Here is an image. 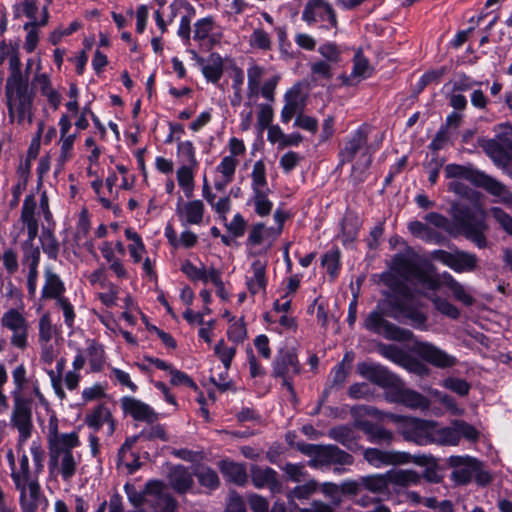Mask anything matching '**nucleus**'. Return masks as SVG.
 Masks as SVG:
<instances>
[{
    "label": "nucleus",
    "mask_w": 512,
    "mask_h": 512,
    "mask_svg": "<svg viewBox=\"0 0 512 512\" xmlns=\"http://www.w3.org/2000/svg\"><path fill=\"white\" fill-rule=\"evenodd\" d=\"M385 397L390 402L401 403L412 409H425L429 406V401L426 397L416 391L405 388L401 380L394 389L385 392Z\"/></svg>",
    "instance_id": "aec40b11"
},
{
    "label": "nucleus",
    "mask_w": 512,
    "mask_h": 512,
    "mask_svg": "<svg viewBox=\"0 0 512 512\" xmlns=\"http://www.w3.org/2000/svg\"><path fill=\"white\" fill-rule=\"evenodd\" d=\"M318 53L331 64H336L341 59V50L334 42H325L318 48Z\"/></svg>",
    "instance_id": "680f3d73"
},
{
    "label": "nucleus",
    "mask_w": 512,
    "mask_h": 512,
    "mask_svg": "<svg viewBox=\"0 0 512 512\" xmlns=\"http://www.w3.org/2000/svg\"><path fill=\"white\" fill-rule=\"evenodd\" d=\"M36 469L34 471L30 469L29 459L26 454H23L19 459V466L13 468L11 471V478L15 487L38 483V475Z\"/></svg>",
    "instance_id": "c756f323"
},
{
    "label": "nucleus",
    "mask_w": 512,
    "mask_h": 512,
    "mask_svg": "<svg viewBox=\"0 0 512 512\" xmlns=\"http://www.w3.org/2000/svg\"><path fill=\"white\" fill-rule=\"evenodd\" d=\"M380 353L387 359L393 361L394 363L404 365L406 362V355L404 352L394 345H381L379 347Z\"/></svg>",
    "instance_id": "774afa93"
},
{
    "label": "nucleus",
    "mask_w": 512,
    "mask_h": 512,
    "mask_svg": "<svg viewBox=\"0 0 512 512\" xmlns=\"http://www.w3.org/2000/svg\"><path fill=\"white\" fill-rule=\"evenodd\" d=\"M302 20L311 25L318 20L329 21L331 27L337 32L338 21L332 6L325 0H309L302 12Z\"/></svg>",
    "instance_id": "dca6fc26"
},
{
    "label": "nucleus",
    "mask_w": 512,
    "mask_h": 512,
    "mask_svg": "<svg viewBox=\"0 0 512 512\" xmlns=\"http://www.w3.org/2000/svg\"><path fill=\"white\" fill-rule=\"evenodd\" d=\"M200 485L209 488L211 490L216 489L220 480L215 470L208 466H199L194 472Z\"/></svg>",
    "instance_id": "603ef678"
},
{
    "label": "nucleus",
    "mask_w": 512,
    "mask_h": 512,
    "mask_svg": "<svg viewBox=\"0 0 512 512\" xmlns=\"http://www.w3.org/2000/svg\"><path fill=\"white\" fill-rule=\"evenodd\" d=\"M483 148L499 166H506L511 159L509 155V152H512L511 149H507L506 146L498 140L492 139L487 141Z\"/></svg>",
    "instance_id": "37998d69"
},
{
    "label": "nucleus",
    "mask_w": 512,
    "mask_h": 512,
    "mask_svg": "<svg viewBox=\"0 0 512 512\" xmlns=\"http://www.w3.org/2000/svg\"><path fill=\"white\" fill-rule=\"evenodd\" d=\"M462 436L468 440H476L478 432L472 425L464 421H455L451 426L442 428L432 422L430 444L455 446Z\"/></svg>",
    "instance_id": "6e6552de"
},
{
    "label": "nucleus",
    "mask_w": 512,
    "mask_h": 512,
    "mask_svg": "<svg viewBox=\"0 0 512 512\" xmlns=\"http://www.w3.org/2000/svg\"><path fill=\"white\" fill-rule=\"evenodd\" d=\"M227 336L235 343H241L246 339L247 331L242 318L231 322L227 330Z\"/></svg>",
    "instance_id": "338daca9"
},
{
    "label": "nucleus",
    "mask_w": 512,
    "mask_h": 512,
    "mask_svg": "<svg viewBox=\"0 0 512 512\" xmlns=\"http://www.w3.org/2000/svg\"><path fill=\"white\" fill-rule=\"evenodd\" d=\"M384 316L379 310L370 312L363 322L364 328L389 340L408 341L412 338L413 333L410 330L388 322Z\"/></svg>",
    "instance_id": "9d476101"
},
{
    "label": "nucleus",
    "mask_w": 512,
    "mask_h": 512,
    "mask_svg": "<svg viewBox=\"0 0 512 512\" xmlns=\"http://www.w3.org/2000/svg\"><path fill=\"white\" fill-rule=\"evenodd\" d=\"M36 202L33 196H27L21 210V221L27 228L30 241H34L38 234V221L35 217Z\"/></svg>",
    "instance_id": "473e14b6"
},
{
    "label": "nucleus",
    "mask_w": 512,
    "mask_h": 512,
    "mask_svg": "<svg viewBox=\"0 0 512 512\" xmlns=\"http://www.w3.org/2000/svg\"><path fill=\"white\" fill-rule=\"evenodd\" d=\"M364 459L373 467L381 468L384 466L404 465L410 462L421 464L417 457H412L407 452L395 450H380L377 448H367L363 452Z\"/></svg>",
    "instance_id": "ddd939ff"
},
{
    "label": "nucleus",
    "mask_w": 512,
    "mask_h": 512,
    "mask_svg": "<svg viewBox=\"0 0 512 512\" xmlns=\"http://www.w3.org/2000/svg\"><path fill=\"white\" fill-rule=\"evenodd\" d=\"M267 261L256 259L252 262L250 275L246 277V286L250 294L265 293L267 286L266 278Z\"/></svg>",
    "instance_id": "a878e982"
},
{
    "label": "nucleus",
    "mask_w": 512,
    "mask_h": 512,
    "mask_svg": "<svg viewBox=\"0 0 512 512\" xmlns=\"http://www.w3.org/2000/svg\"><path fill=\"white\" fill-rule=\"evenodd\" d=\"M391 268L405 278L417 276L418 271L414 261L403 254H397L392 260Z\"/></svg>",
    "instance_id": "de8ad7c7"
},
{
    "label": "nucleus",
    "mask_w": 512,
    "mask_h": 512,
    "mask_svg": "<svg viewBox=\"0 0 512 512\" xmlns=\"http://www.w3.org/2000/svg\"><path fill=\"white\" fill-rule=\"evenodd\" d=\"M121 407L124 413L131 415L137 421L153 423L158 419L157 413L148 404L133 397H123Z\"/></svg>",
    "instance_id": "393cba45"
},
{
    "label": "nucleus",
    "mask_w": 512,
    "mask_h": 512,
    "mask_svg": "<svg viewBox=\"0 0 512 512\" xmlns=\"http://www.w3.org/2000/svg\"><path fill=\"white\" fill-rule=\"evenodd\" d=\"M238 160L232 157L224 156L216 167L219 177L215 180L214 187L216 190L222 191L234 180L235 171L238 166Z\"/></svg>",
    "instance_id": "7c9ffc66"
},
{
    "label": "nucleus",
    "mask_w": 512,
    "mask_h": 512,
    "mask_svg": "<svg viewBox=\"0 0 512 512\" xmlns=\"http://www.w3.org/2000/svg\"><path fill=\"white\" fill-rule=\"evenodd\" d=\"M451 214L454 222L462 229L466 238L470 239L479 248L487 245L484 232L487 230L486 211L480 204L473 207L453 204Z\"/></svg>",
    "instance_id": "f03ea898"
},
{
    "label": "nucleus",
    "mask_w": 512,
    "mask_h": 512,
    "mask_svg": "<svg viewBox=\"0 0 512 512\" xmlns=\"http://www.w3.org/2000/svg\"><path fill=\"white\" fill-rule=\"evenodd\" d=\"M202 66V73L208 81L216 83L223 74V60L219 54L212 53L206 61H199Z\"/></svg>",
    "instance_id": "a19ab883"
},
{
    "label": "nucleus",
    "mask_w": 512,
    "mask_h": 512,
    "mask_svg": "<svg viewBox=\"0 0 512 512\" xmlns=\"http://www.w3.org/2000/svg\"><path fill=\"white\" fill-rule=\"evenodd\" d=\"M46 437L50 474L60 477L64 482H70L82 461L81 454L75 451L81 444L78 433H60L59 420L52 414L48 420Z\"/></svg>",
    "instance_id": "f257e3e1"
},
{
    "label": "nucleus",
    "mask_w": 512,
    "mask_h": 512,
    "mask_svg": "<svg viewBox=\"0 0 512 512\" xmlns=\"http://www.w3.org/2000/svg\"><path fill=\"white\" fill-rule=\"evenodd\" d=\"M204 213V203L199 199L184 202L180 198L176 206V214L182 226L201 225Z\"/></svg>",
    "instance_id": "5701e85b"
},
{
    "label": "nucleus",
    "mask_w": 512,
    "mask_h": 512,
    "mask_svg": "<svg viewBox=\"0 0 512 512\" xmlns=\"http://www.w3.org/2000/svg\"><path fill=\"white\" fill-rule=\"evenodd\" d=\"M146 500L154 512H176L177 501L164 490V485L159 481H150L146 484Z\"/></svg>",
    "instance_id": "a211bd4d"
},
{
    "label": "nucleus",
    "mask_w": 512,
    "mask_h": 512,
    "mask_svg": "<svg viewBox=\"0 0 512 512\" xmlns=\"http://www.w3.org/2000/svg\"><path fill=\"white\" fill-rule=\"evenodd\" d=\"M279 235L280 228L267 227L264 223H256L250 229L247 243L257 246L266 240H275Z\"/></svg>",
    "instance_id": "4c0bfd02"
},
{
    "label": "nucleus",
    "mask_w": 512,
    "mask_h": 512,
    "mask_svg": "<svg viewBox=\"0 0 512 512\" xmlns=\"http://www.w3.org/2000/svg\"><path fill=\"white\" fill-rule=\"evenodd\" d=\"M353 462V456L339 447L322 445L316 459H310L308 465L315 469H322L330 465H352Z\"/></svg>",
    "instance_id": "f3484780"
},
{
    "label": "nucleus",
    "mask_w": 512,
    "mask_h": 512,
    "mask_svg": "<svg viewBox=\"0 0 512 512\" xmlns=\"http://www.w3.org/2000/svg\"><path fill=\"white\" fill-rule=\"evenodd\" d=\"M430 299L433 302L435 308L443 315L451 319H457L460 316L459 309L447 299L437 295L431 296Z\"/></svg>",
    "instance_id": "13d9d810"
},
{
    "label": "nucleus",
    "mask_w": 512,
    "mask_h": 512,
    "mask_svg": "<svg viewBox=\"0 0 512 512\" xmlns=\"http://www.w3.org/2000/svg\"><path fill=\"white\" fill-rule=\"evenodd\" d=\"M6 104L11 123L31 125L33 122V95L29 91L28 83L5 86Z\"/></svg>",
    "instance_id": "20e7f679"
},
{
    "label": "nucleus",
    "mask_w": 512,
    "mask_h": 512,
    "mask_svg": "<svg viewBox=\"0 0 512 512\" xmlns=\"http://www.w3.org/2000/svg\"><path fill=\"white\" fill-rule=\"evenodd\" d=\"M216 356L222 362L224 369L228 371L230 369L232 360L236 354L235 347H228L224 340H220L214 347Z\"/></svg>",
    "instance_id": "052dcab7"
},
{
    "label": "nucleus",
    "mask_w": 512,
    "mask_h": 512,
    "mask_svg": "<svg viewBox=\"0 0 512 512\" xmlns=\"http://www.w3.org/2000/svg\"><path fill=\"white\" fill-rule=\"evenodd\" d=\"M24 25V30L27 31L25 37L24 48L28 53H32L38 44L39 35L38 28L44 27L48 24L49 13L47 12V6L42 8L41 18L38 20L36 16L34 19Z\"/></svg>",
    "instance_id": "c85d7f7f"
},
{
    "label": "nucleus",
    "mask_w": 512,
    "mask_h": 512,
    "mask_svg": "<svg viewBox=\"0 0 512 512\" xmlns=\"http://www.w3.org/2000/svg\"><path fill=\"white\" fill-rule=\"evenodd\" d=\"M8 61L10 75L6 80L5 86L27 84V79L23 76L21 71V62L18 49L9 57Z\"/></svg>",
    "instance_id": "3c124183"
},
{
    "label": "nucleus",
    "mask_w": 512,
    "mask_h": 512,
    "mask_svg": "<svg viewBox=\"0 0 512 512\" xmlns=\"http://www.w3.org/2000/svg\"><path fill=\"white\" fill-rule=\"evenodd\" d=\"M372 74V67L369 64L367 58L364 57L361 51H357L353 58V69L350 76H343V83L351 85L352 79H358V81L369 77Z\"/></svg>",
    "instance_id": "58836bf2"
},
{
    "label": "nucleus",
    "mask_w": 512,
    "mask_h": 512,
    "mask_svg": "<svg viewBox=\"0 0 512 512\" xmlns=\"http://www.w3.org/2000/svg\"><path fill=\"white\" fill-rule=\"evenodd\" d=\"M11 426L18 431L17 448L22 449L31 437L33 430L31 401L21 395L13 393V409L11 413Z\"/></svg>",
    "instance_id": "423d86ee"
},
{
    "label": "nucleus",
    "mask_w": 512,
    "mask_h": 512,
    "mask_svg": "<svg viewBox=\"0 0 512 512\" xmlns=\"http://www.w3.org/2000/svg\"><path fill=\"white\" fill-rule=\"evenodd\" d=\"M251 176L253 192L269 190L266 188V169L263 161L259 160L254 163Z\"/></svg>",
    "instance_id": "4d7b16f0"
},
{
    "label": "nucleus",
    "mask_w": 512,
    "mask_h": 512,
    "mask_svg": "<svg viewBox=\"0 0 512 512\" xmlns=\"http://www.w3.org/2000/svg\"><path fill=\"white\" fill-rule=\"evenodd\" d=\"M357 370L369 381L385 388L386 392L394 389L400 381L395 374L380 365L361 363L358 364Z\"/></svg>",
    "instance_id": "4be33fe9"
},
{
    "label": "nucleus",
    "mask_w": 512,
    "mask_h": 512,
    "mask_svg": "<svg viewBox=\"0 0 512 512\" xmlns=\"http://www.w3.org/2000/svg\"><path fill=\"white\" fill-rule=\"evenodd\" d=\"M65 364H66L65 359L64 358H60L57 361V365H56L57 374L53 370L48 371V375L50 377L52 387H53L56 395L60 399H64L65 398V392H64V390L62 388V385H61V375H62V372L64 370Z\"/></svg>",
    "instance_id": "e2e57ef3"
},
{
    "label": "nucleus",
    "mask_w": 512,
    "mask_h": 512,
    "mask_svg": "<svg viewBox=\"0 0 512 512\" xmlns=\"http://www.w3.org/2000/svg\"><path fill=\"white\" fill-rule=\"evenodd\" d=\"M341 161L353 162V173L363 174L372 162V151L367 145V133L364 129L355 131L341 151Z\"/></svg>",
    "instance_id": "39448f33"
},
{
    "label": "nucleus",
    "mask_w": 512,
    "mask_h": 512,
    "mask_svg": "<svg viewBox=\"0 0 512 512\" xmlns=\"http://www.w3.org/2000/svg\"><path fill=\"white\" fill-rule=\"evenodd\" d=\"M264 75L265 69L257 64H252L247 69L248 97L252 98L261 94L262 97L272 103L275 101V90L279 83L280 76L274 75L260 86Z\"/></svg>",
    "instance_id": "9b49d317"
},
{
    "label": "nucleus",
    "mask_w": 512,
    "mask_h": 512,
    "mask_svg": "<svg viewBox=\"0 0 512 512\" xmlns=\"http://www.w3.org/2000/svg\"><path fill=\"white\" fill-rule=\"evenodd\" d=\"M390 484L387 472L384 474H374L361 478V486L372 493H383L388 490Z\"/></svg>",
    "instance_id": "8fccbe9b"
},
{
    "label": "nucleus",
    "mask_w": 512,
    "mask_h": 512,
    "mask_svg": "<svg viewBox=\"0 0 512 512\" xmlns=\"http://www.w3.org/2000/svg\"><path fill=\"white\" fill-rule=\"evenodd\" d=\"M250 46L261 50H270L272 47V41L268 33L263 29H255L249 38Z\"/></svg>",
    "instance_id": "0e129e2a"
},
{
    "label": "nucleus",
    "mask_w": 512,
    "mask_h": 512,
    "mask_svg": "<svg viewBox=\"0 0 512 512\" xmlns=\"http://www.w3.org/2000/svg\"><path fill=\"white\" fill-rule=\"evenodd\" d=\"M390 484L401 488L418 485L421 475L412 469H400L387 471Z\"/></svg>",
    "instance_id": "e433bc0d"
},
{
    "label": "nucleus",
    "mask_w": 512,
    "mask_h": 512,
    "mask_svg": "<svg viewBox=\"0 0 512 512\" xmlns=\"http://www.w3.org/2000/svg\"><path fill=\"white\" fill-rule=\"evenodd\" d=\"M479 460L465 455H453L447 460V464L453 468L451 480L457 485H466L471 482L477 469Z\"/></svg>",
    "instance_id": "6ab92c4d"
},
{
    "label": "nucleus",
    "mask_w": 512,
    "mask_h": 512,
    "mask_svg": "<svg viewBox=\"0 0 512 512\" xmlns=\"http://www.w3.org/2000/svg\"><path fill=\"white\" fill-rule=\"evenodd\" d=\"M391 312L388 314L396 320L407 318L415 328L425 329L426 315L416 307L408 305L404 300L392 297L388 300Z\"/></svg>",
    "instance_id": "412c9836"
},
{
    "label": "nucleus",
    "mask_w": 512,
    "mask_h": 512,
    "mask_svg": "<svg viewBox=\"0 0 512 512\" xmlns=\"http://www.w3.org/2000/svg\"><path fill=\"white\" fill-rule=\"evenodd\" d=\"M417 352L421 358L438 368H450L457 363L454 356L429 343L418 344Z\"/></svg>",
    "instance_id": "b1692460"
},
{
    "label": "nucleus",
    "mask_w": 512,
    "mask_h": 512,
    "mask_svg": "<svg viewBox=\"0 0 512 512\" xmlns=\"http://www.w3.org/2000/svg\"><path fill=\"white\" fill-rule=\"evenodd\" d=\"M408 230L414 237L426 242L440 243L442 241L441 234L430 228L427 223L421 221L415 220L409 222Z\"/></svg>",
    "instance_id": "c03bdc74"
},
{
    "label": "nucleus",
    "mask_w": 512,
    "mask_h": 512,
    "mask_svg": "<svg viewBox=\"0 0 512 512\" xmlns=\"http://www.w3.org/2000/svg\"><path fill=\"white\" fill-rule=\"evenodd\" d=\"M19 492V506L21 512H37L40 508L46 511L49 506V501L41 490L40 483H33L15 487Z\"/></svg>",
    "instance_id": "2eb2a0df"
},
{
    "label": "nucleus",
    "mask_w": 512,
    "mask_h": 512,
    "mask_svg": "<svg viewBox=\"0 0 512 512\" xmlns=\"http://www.w3.org/2000/svg\"><path fill=\"white\" fill-rule=\"evenodd\" d=\"M65 286L60 277L50 269L45 271V284L42 289V297L48 299H57L63 297Z\"/></svg>",
    "instance_id": "ea45409f"
},
{
    "label": "nucleus",
    "mask_w": 512,
    "mask_h": 512,
    "mask_svg": "<svg viewBox=\"0 0 512 512\" xmlns=\"http://www.w3.org/2000/svg\"><path fill=\"white\" fill-rule=\"evenodd\" d=\"M432 258L457 273L472 272L478 267V258L475 254L458 249L452 252L435 250Z\"/></svg>",
    "instance_id": "4468645a"
},
{
    "label": "nucleus",
    "mask_w": 512,
    "mask_h": 512,
    "mask_svg": "<svg viewBox=\"0 0 512 512\" xmlns=\"http://www.w3.org/2000/svg\"><path fill=\"white\" fill-rule=\"evenodd\" d=\"M310 71L315 80H330L333 76L332 64L324 60L311 63Z\"/></svg>",
    "instance_id": "bf43d9fd"
},
{
    "label": "nucleus",
    "mask_w": 512,
    "mask_h": 512,
    "mask_svg": "<svg viewBox=\"0 0 512 512\" xmlns=\"http://www.w3.org/2000/svg\"><path fill=\"white\" fill-rule=\"evenodd\" d=\"M358 427L367 434L368 439L372 443L379 442H391L393 434L389 430L384 429L381 426L373 424L369 421H361L358 423Z\"/></svg>",
    "instance_id": "a18cd8bd"
},
{
    "label": "nucleus",
    "mask_w": 512,
    "mask_h": 512,
    "mask_svg": "<svg viewBox=\"0 0 512 512\" xmlns=\"http://www.w3.org/2000/svg\"><path fill=\"white\" fill-rule=\"evenodd\" d=\"M178 155L182 157L185 164L182 166H197L195 148L191 141H183L178 144Z\"/></svg>",
    "instance_id": "69168bd1"
},
{
    "label": "nucleus",
    "mask_w": 512,
    "mask_h": 512,
    "mask_svg": "<svg viewBox=\"0 0 512 512\" xmlns=\"http://www.w3.org/2000/svg\"><path fill=\"white\" fill-rule=\"evenodd\" d=\"M328 436L347 447L348 449H353L356 443V436L352 428L348 426H337L333 427L328 431Z\"/></svg>",
    "instance_id": "09e8293b"
},
{
    "label": "nucleus",
    "mask_w": 512,
    "mask_h": 512,
    "mask_svg": "<svg viewBox=\"0 0 512 512\" xmlns=\"http://www.w3.org/2000/svg\"><path fill=\"white\" fill-rule=\"evenodd\" d=\"M23 262L28 268L37 269L40 261V250L29 238L23 243Z\"/></svg>",
    "instance_id": "5fc2aeb1"
},
{
    "label": "nucleus",
    "mask_w": 512,
    "mask_h": 512,
    "mask_svg": "<svg viewBox=\"0 0 512 512\" xmlns=\"http://www.w3.org/2000/svg\"><path fill=\"white\" fill-rule=\"evenodd\" d=\"M300 373V365L294 351L290 349L280 350L273 362L272 375L282 379L284 386L291 396V400L296 402V392L293 388L291 379Z\"/></svg>",
    "instance_id": "0eeeda50"
},
{
    "label": "nucleus",
    "mask_w": 512,
    "mask_h": 512,
    "mask_svg": "<svg viewBox=\"0 0 512 512\" xmlns=\"http://www.w3.org/2000/svg\"><path fill=\"white\" fill-rule=\"evenodd\" d=\"M451 164H448L444 168L445 176L451 181L448 184V189L458 195L459 197L468 199L470 201L477 202L479 199V193L472 188H470L464 180L468 181L464 176H449L447 173V169Z\"/></svg>",
    "instance_id": "c9c22d12"
},
{
    "label": "nucleus",
    "mask_w": 512,
    "mask_h": 512,
    "mask_svg": "<svg viewBox=\"0 0 512 512\" xmlns=\"http://www.w3.org/2000/svg\"><path fill=\"white\" fill-rule=\"evenodd\" d=\"M298 90H289L284 95L285 104L281 110V121L288 123L298 112L303 109Z\"/></svg>",
    "instance_id": "79ce46f5"
},
{
    "label": "nucleus",
    "mask_w": 512,
    "mask_h": 512,
    "mask_svg": "<svg viewBox=\"0 0 512 512\" xmlns=\"http://www.w3.org/2000/svg\"><path fill=\"white\" fill-rule=\"evenodd\" d=\"M167 477L170 486L181 494L187 492L193 485L191 473L182 465L172 467Z\"/></svg>",
    "instance_id": "2f4dec72"
},
{
    "label": "nucleus",
    "mask_w": 512,
    "mask_h": 512,
    "mask_svg": "<svg viewBox=\"0 0 512 512\" xmlns=\"http://www.w3.org/2000/svg\"><path fill=\"white\" fill-rule=\"evenodd\" d=\"M391 419L398 423V431L406 441L418 445L430 444L432 422L400 415H391Z\"/></svg>",
    "instance_id": "1a4fd4ad"
},
{
    "label": "nucleus",
    "mask_w": 512,
    "mask_h": 512,
    "mask_svg": "<svg viewBox=\"0 0 512 512\" xmlns=\"http://www.w3.org/2000/svg\"><path fill=\"white\" fill-rule=\"evenodd\" d=\"M196 167L197 166H180L176 172L178 185L187 198H191L194 195V169Z\"/></svg>",
    "instance_id": "49530a36"
},
{
    "label": "nucleus",
    "mask_w": 512,
    "mask_h": 512,
    "mask_svg": "<svg viewBox=\"0 0 512 512\" xmlns=\"http://www.w3.org/2000/svg\"><path fill=\"white\" fill-rule=\"evenodd\" d=\"M39 333H38V341L39 342H49L52 340L54 334H56L57 329L52 324L50 315L48 313H44L39 319Z\"/></svg>",
    "instance_id": "6e6d98bb"
},
{
    "label": "nucleus",
    "mask_w": 512,
    "mask_h": 512,
    "mask_svg": "<svg viewBox=\"0 0 512 512\" xmlns=\"http://www.w3.org/2000/svg\"><path fill=\"white\" fill-rule=\"evenodd\" d=\"M447 173L449 176H464L475 186L482 187L488 193L497 197L496 201L503 204H512V193L503 183L473 168L471 165L451 164Z\"/></svg>",
    "instance_id": "7ed1b4c3"
},
{
    "label": "nucleus",
    "mask_w": 512,
    "mask_h": 512,
    "mask_svg": "<svg viewBox=\"0 0 512 512\" xmlns=\"http://www.w3.org/2000/svg\"><path fill=\"white\" fill-rule=\"evenodd\" d=\"M85 423L89 428L97 431L104 424L108 425V435H112L115 430L114 420L111 411L103 404L98 405L85 416Z\"/></svg>",
    "instance_id": "cd10ccee"
},
{
    "label": "nucleus",
    "mask_w": 512,
    "mask_h": 512,
    "mask_svg": "<svg viewBox=\"0 0 512 512\" xmlns=\"http://www.w3.org/2000/svg\"><path fill=\"white\" fill-rule=\"evenodd\" d=\"M443 284L451 291L453 297L465 306H472L475 298L469 290L460 282H458L450 273L444 272L442 275Z\"/></svg>",
    "instance_id": "f704fd0d"
},
{
    "label": "nucleus",
    "mask_w": 512,
    "mask_h": 512,
    "mask_svg": "<svg viewBox=\"0 0 512 512\" xmlns=\"http://www.w3.org/2000/svg\"><path fill=\"white\" fill-rule=\"evenodd\" d=\"M219 469L227 481L233 482L238 486H243L247 483L248 476L244 464L222 460L219 463Z\"/></svg>",
    "instance_id": "72a5a7b5"
},
{
    "label": "nucleus",
    "mask_w": 512,
    "mask_h": 512,
    "mask_svg": "<svg viewBox=\"0 0 512 512\" xmlns=\"http://www.w3.org/2000/svg\"><path fill=\"white\" fill-rule=\"evenodd\" d=\"M250 476L253 485L260 489L268 487L271 491H278L280 483L277 479V472L270 467L251 466Z\"/></svg>",
    "instance_id": "bb28decb"
},
{
    "label": "nucleus",
    "mask_w": 512,
    "mask_h": 512,
    "mask_svg": "<svg viewBox=\"0 0 512 512\" xmlns=\"http://www.w3.org/2000/svg\"><path fill=\"white\" fill-rule=\"evenodd\" d=\"M19 307L8 309L1 318V325L12 332L11 344L21 350L28 345V322Z\"/></svg>",
    "instance_id": "f8f14e48"
},
{
    "label": "nucleus",
    "mask_w": 512,
    "mask_h": 512,
    "mask_svg": "<svg viewBox=\"0 0 512 512\" xmlns=\"http://www.w3.org/2000/svg\"><path fill=\"white\" fill-rule=\"evenodd\" d=\"M268 191L269 190H256V192H253V196L251 198V202L254 205L255 212L260 217L269 215L273 208V203L267 197Z\"/></svg>",
    "instance_id": "864d4df0"
}]
</instances>
